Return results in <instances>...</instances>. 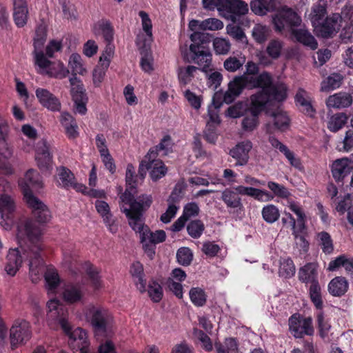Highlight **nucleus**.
<instances>
[{"label":"nucleus","mask_w":353,"mask_h":353,"mask_svg":"<svg viewBox=\"0 0 353 353\" xmlns=\"http://www.w3.org/2000/svg\"><path fill=\"white\" fill-rule=\"evenodd\" d=\"M152 203V196L145 195L139 201L134 202L131 209L121 206V211L125 214L131 228L139 234L143 249L151 259L155 254V245L165 241L166 238L164 230H159L152 232L144 223L143 214L150 208Z\"/></svg>","instance_id":"obj_1"},{"label":"nucleus","mask_w":353,"mask_h":353,"mask_svg":"<svg viewBox=\"0 0 353 353\" xmlns=\"http://www.w3.org/2000/svg\"><path fill=\"white\" fill-rule=\"evenodd\" d=\"M42 228L32 219L21 221L17 226V239L23 254L29 260V274L32 283H37L43 269L41 256Z\"/></svg>","instance_id":"obj_2"},{"label":"nucleus","mask_w":353,"mask_h":353,"mask_svg":"<svg viewBox=\"0 0 353 353\" xmlns=\"http://www.w3.org/2000/svg\"><path fill=\"white\" fill-rule=\"evenodd\" d=\"M258 65L252 61H248L245 65V72L242 76L252 78L255 89L261 88L259 92H264L272 99L278 102H282L287 98L288 88L283 83H273V78L270 73L264 71L259 74Z\"/></svg>","instance_id":"obj_3"},{"label":"nucleus","mask_w":353,"mask_h":353,"mask_svg":"<svg viewBox=\"0 0 353 353\" xmlns=\"http://www.w3.org/2000/svg\"><path fill=\"white\" fill-rule=\"evenodd\" d=\"M250 115L245 116L242 120V128L245 131L254 130L259 124V115L264 110L267 103L272 100L264 92H257L250 97Z\"/></svg>","instance_id":"obj_4"},{"label":"nucleus","mask_w":353,"mask_h":353,"mask_svg":"<svg viewBox=\"0 0 353 353\" xmlns=\"http://www.w3.org/2000/svg\"><path fill=\"white\" fill-rule=\"evenodd\" d=\"M87 319L90 322L95 335L108 336L110 332L112 316L104 308L90 305L85 313Z\"/></svg>","instance_id":"obj_5"},{"label":"nucleus","mask_w":353,"mask_h":353,"mask_svg":"<svg viewBox=\"0 0 353 353\" xmlns=\"http://www.w3.org/2000/svg\"><path fill=\"white\" fill-rule=\"evenodd\" d=\"M301 17L292 8L288 6H283L278 9L277 13L272 17V23L274 30L281 32L285 29L295 30L301 23Z\"/></svg>","instance_id":"obj_6"},{"label":"nucleus","mask_w":353,"mask_h":353,"mask_svg":"<svg viewBox=\"0 0 353 353\" xmlns=\"http://www.w3.org/2000/svg\"><path fill=\"white\" fill-rule=\"evenodd\" d=\"M219 14L228 20L236 22L240 17L248 12V5L242 0H225L216 6Z\"/></svg>","instance_id":"obj_7"},{"label":"nucleus","mask_w":353,"mask_h":353,"mask_svg":"<svg viewBox=\"0 0 353 353\" xmlns=\"http://www.w3.org/2000/svg\"><path fill=\"white\" fill-rule=\"evenodd\" d=\"M134 168L132 164L127 165L126 173H125V181H126V189L121 196L120 200L121 203L120 207L123 205L127 209H131L132 205L134 202L139 201V199L146 194H141L139 196L134 197V194H137V175H135Z\"/></svg>","instance_id":"obj_8"},{"label":"nucleus","mask_w":353,"mask_h":353,"mask_svg":"<svg viewBox=\"0 0 353 353\" xmlns=\"http://www.w3.org/2000/svg\"><path fill=\"white\" fill-rule=\"evenodd\" d=\"M59 324L65 333L69 336L70 344L77 347L80 353H88L89 341L85 331L81 327H77L72 331L71 325L66 319H61Z\"/></svg>","instance_id":"obj_9"},{"label":"nucleus","mask_w":353,"mask_h":353,"mask_svg":"<svg viewBox=\"0 0 353 353\" xmlns=\"http://www.w3.org/2000/svg\"><path fill=\"white\" fill-rule=\"evenodd\" d=\"M288 324L290 332L295 338L301 339L304 335L312 336L314 333L312 319L310 316L304 318L294 314L290 317Z\"/></svg>","instance_id":"obj_10"},{"label":"nucleus","mask_w":353,"mask_h":353,"mask_svg":"<svg viewBox=\"0 0 353 353\" xmlns=\"http://www.w3.org/2000/svg\"><path fill=\"white\" fill-rule=\"evenodd\" d=\"M254 81L252 78L245 76L235 77L233 80L228 83V90L223 95V101L227 104H230L241 94L243 89H255L252 86L254 85Z\"/></svg>","instance_id":"obj_11"},{"label":"nucleus","mask_w":353,"mask_h":353,"mask_svg":"<svg viewBox=\"0 0 353 353\" xmlns=\"http://www.w3.org/2000/svg\"><path fill=\"white\" fill-rule=\"evenodd\" d=\"M30 325L26 320L19 319L10 330V340L12 349L28 341L31 337Z\"/></svg>","instance_id":"obj_12"},{"label":"nucleus","mask_w":353,"mask_h":353,"mask_svg":"<svg viewBox=\"0 0 353 353\" xmlns=\"http://www.w3.org/2000/svg\"><path fill=\"white\" fill-rule=\"evenodd\" d=\"M25 201L37 222L46 223L50 220L51 212L49 208L38 197L34 194H28Z\"/></svg>","instance_id":"obj_13"},{"label":"nucleus","mask_w":353,"mask_h":353,"mask_svg":"<svg viewBox=\"0 0 353 353\" xmlns=\"http://www.w3.org/2000/svg\"><path fill=\"white\" fill-rule=\"evenodd\" d=\"M24 199H28V194H33L31 188L39 189L43 187L42 178L39 172L34 169H29L24 177L19 181Z\"/></svg>","instance_id":"obj_14"},{"label":"nucleus","mask_w":353,"mask_h":353,"mask_svg":"<svg viewBox=\"0 0 353 353\" xmlns=\"http://www.w3.org/2000/svg\"><path fill=\"white\" fill-rule=\"evenodd\" d=\"M35 160L37 166L42 172L48 171L52 167V156L50 152V145L44 139L37 143Z\"/></svg>","instance_id":"obj_15"},{"label":"nucleus","mask_w":353,"mask_h":353,"mask_svg":"<svg viewBox=\"0 0 353 353\" xmlns=\"http://www.w3.org/2000/svg\"><path fill=\"white\" fill-rule=\"evenodd\" d=\"M192 61L198 65L199 70L208 73L212 65V55L209 48H199L194 45L190 46Z\"/></svg>","instance_id":"obj_16"},{"label":"nucleus","mask_w":353,"mask_h":353,"mask_svg":"<svg viewBox=\"0 0 353 353\" xmlns=\"http://www.w3.org/2000/svg\"><path fill=\"white\" fill-rule=\"evenodd\" d=\"M340 19L341 16L339 14H333L331 17H327L323 23L320 22L314 27L318 36L329 38L336 34L341 27L339 23Z\"/></svg>","instance_id":"obj_17"},{"label":"nucleus","mask_w":353,"mask_h":353,"mask_svg":"<svg viewBox=\"0 0 353 353\" xmlns=\"http://www.w3.org/2000/svg\"><path fill=\"white\" fill-rule=\"evenodd\" d=\"M252 148V142L247 140L239 143L230 150V155L236 161V165L243 166L248 163Z\"/></svg>","instance_id":"obj_18"},{"label":"nucleus","mask_w":353,"mask_h":353,"mask_svg":"<svg viewBox=\"0 0 353 353\" xmlns=\"http://www.w3.org/2000/svg\"><path fill=\"white\" fill-rule=\"evenodd\" d=\"M35 94L39 103L44 108L52 112L60 111L61 104L59 99L49 90L44 88H37Z\"/></svg>","instance_id":"obj_19"},{"label":"nucleus","mask_w":353,"mask_h":353,"mask_svg":"<svg viewBox=\"0 0 353 353\" xmlns=\"http://www.w3.org/2000/svg\"><path fill=\"white\" fill-rule=\"evenodd\" d=\"M13 1V19L17 27H23L28 21V8L26 0Z\"/></svg>","instance_id":"obj_20"},{"label":"nucleus","mask_w":353,"mask_h":353,"mask_svg":"<svg viewBox=\"0 0 353 353\" xmlns=\"http://www.w3.org/2000/svg\"><path fill=\"white\" fill-rule=\"evenodd\" d=\"M351 163L347 158L337 159L332 163V174L337 182H342L343 179L352 171Z\"/></svg>","instance_id":"obj_21"},{"label":"nucleus","mask_w":353,"mask_h":353,"mask_svg":"<svg viewBox=\"0 0 353 353\" xmlns=\"http://www.w3.org/2000/svg\"><path fill=\"white\" fill-rule=\"evenodd\" d=\"M221 200L229 209L238 211L243 210V204L240 196L232 188H226L221 192Z\"/></svg>","instance_id":"obj_22"},{"label":"nucleus","mask_w":353,"mask_h":353,"mask_svg":"<svg viewBox=\"0 0 353 353\" xmlns=\"http://www.w3.org/2000/svg\"><path fill=\"white\" fill-rule=\"evenodd\" d=\"M278 0H252L250 3L252 11L258 15H264L268 12L278 10Z\"/></svg>","instance_id":"obj_23"},{"label":"nucleus","mask_w":353,"mask_h":353,"mask_svg":"<svg viewBox=\"0 0 353 353\" xmlns=\"http://www.w3.org/2000/svg\"><path fill=\"white\" fill-rule=\"evenodd\" d=\"M22 263V259L18 249H10L7 254V262L5 271L7 274L14 276L19 270Z\"/></svg>","instance_id":"obj_24"},{"label":"nucleus","mask_w":353,"mask_h":353,"mask_svg":"<svg viewBox=\"0 0 353 353\" xmlns=\"http://www.w3.org/2000/svg\"><path fill=\"white\" fill-rule=\"evenodd\" d=\"M317 274V264L315 263H308L300 268L299 279L303 283H310L312 285L319 283Z\"/></svg>","instance_id":"obj_25"},{"label":"nucleus","mask_w":353,"mask_h":353,"mask_svg":"<svg viewBox=\"0 0 353 353\" xmlns=\"http://www.w3.org/2000/svg\"><path fill=\"white\" fill-rule=\"evenodd\" d=\"M63 299L69 303H75L82 300L83 292L79 284L66 285L63 291Z\"/></svg>","instance_id":"obj_26"},{"label":"nucleus","mask_w":353,"mask_h":353,"mask_svg":"<svg viewBox=\"0 0 353 353\" xmlns=\"http://www.w3.org/2000/svg\"><path fill=\"white\" fill-rule=\"evenodd\" d=\"M352 103V96L346 92H339L330 96L326 101L329 108H343L349 107Z\"/></svg>","instance_id":"obj_27"},{"label":"nucleus","mask_w":353,"mask_h":353,"mask_svg":"<svg viewBox=\"0 0 353 353\" xmlns=\"http://www.w3.org/2000/svg\"><path fill=\"white\" fill-rule=\"evenodd\" d=\"M349 283L343 276H336L328 284V291L334 296H341L348 290Z\"/></svg>","instance_id":"obj_28"},{"label":"nucleus","mask_w":353,"mask_h":353,"mask_svg":"<svg viewBox=\"0 0 353 353\" xmlns=\"http://www.w3.org/2000/svg\"><path fill=\"white\" fill-rule=\"evenodd\" d=\"M60 122L69 139H75L79 135L78 125L74 117L68 112H62Z\"/></svg>","instance_id":"obj_29"},{"label":"nucleus","mask_w":353,"mask_h":353,"mask_svg":"<svg viewBox=\"0 0 353 353\" xmlns=\"http://www.w3.org/2000/svg\"><path fill=\"white\" fill-rule=\"evenodd\" d=\"M292 35L296 40L303 45L315 50L318 47V43L314 36L306 29L300 28L292 30Z\"/></svg>","instance_id":"obj_30"},{"label":"nucleus","mask_w":353,"mask_h":353,"mask_svg":"<svg viewBox=\"0 0 353 353\" xmlns=\"http://www.w3.org/2000/svg\"><path fill=\"white\" fill-rule=\"evenodd\" d=\"M145 158L150 161V176L153 181H158L166 174L168 169L161 159L157 157L150 158L148 155Z\"/></svg>","instance_id":"obj_31"},{"label":"nucleus","mask_w":353,"mask_h":353,"mask_svg":"<svg viewBox=\"0 0 353 353\" xmlns=\"http://www.w3.org/2000/svg\"><path fill=\"white\" fill-rule=\"evenodd\" d=\"M269 142L273 148L278 149L285 155L292 166L297 168H300L301 162L299 159L294 157V154L285 145L272 136L269 137Z\"/></svg>","instance_id":"obj_32"},{"label":"nucleus","mask_w":353,"mask_h":353,"mask_svg":"<svg viewBox=\"0 0 353 353\" xmlns=\"http://www.w3.org/2000/svg\"><path fill=\"white\" fill-rule=\"evenodd\" d=\"M93 32L95 35L102 34L106 42H112L114 29L110 21L102 19L94 25Z\"/></svg>","instance_id":"obj_33"},{"label":"nucleus","mask_w":353,"mask_h":353,"mask_svg":"<svg viewBox=\"0 0 353 353\" xmlns=\"http://www.w3.org/2000/svg\"><path fill=\"white\" fill-rule=\"evenodd\" d=\"M130 273L140 292H145L146 280L144 279L143 265L139 262L133 263L130 268Z\"/></svg>","instance_id":"obj_34"},{"label":"nucleus","mask_w":353,"mask_h":353,"mask_svg":"<svg viewBox=\"0 0 353 353\" xmlns=\"http://www.w3.org/2000/svg\"><path fill=\"white\" fill-rule=\"evenodd\" d=\"M306 92L303 89H299L295 96V101L297 105L301 107V111L307 116L313 117L315 110L311 104V101L305 97Z\"/></svg>","instance_id":"obj_35"},{"label":"nucleus","mask_w":353,"mask_h":353,"mask_svg":"<svg viewBox=\"0 0 353 353\" xmlns=\"http://www.w3.org/2000/svg\"><path fill=\"white\" fill-rule=\"evenodd\" d=\"M172 139L168 134L164 136L160 143L155 147L151 148L147 154L150 158L157 157L159 152H162V155L166 156L172 148Z\"/></svg>","instance_id":"obj_36"},{"label":"nucleus","mask_w":353,"mask_h":353,"mask_svg":"<svg viewBox=\"0 0 353 353\" xmlns=\"http://www.w3.org/2000/svg\"><path fill=\"white\" fill-rule=\"evenodd\" d=\"M95 208L97 212L102 216L104 223L112 230L114 220L110 213L109 205L103 201L97 200L95 202Z\"/></svg>","instance_id":"obj_37"},{"label":"nucleus","mask_w":353,"mask_h":353,"mask_svg":"<svg viewBox=\"0 0 353 353\" xmlns=\"http://www.w3.org/2000/svg\"><path fill=\"white\" fill-rule=\"evenodd\" d=\"M69 81L71 86L70 93L72 100H81L84 97H87L83 85L79 78L72 77Z\"/></svg>","instance_id":"obj_38"},{"label":"nucleus","mask_w":353,"mask_h":353,"mask_svg":"<svg viewBox=\"0 0 353 353\" xmlns=\"http://www.w3.org/2000/svg\"><path fill=\"white\" fill-rule=\"evenodd\" d=\"M69 81L71 86L70 93L72 100H81L84 97H87L83 85L79 78L72 77Z\"/></svg>","instance_id":"obj_39"},{"label":"nucleus","mask_w":353,"mask_h":353,"mask_svg":"<svg viewBox=\"0 0 353 353\" xmlns=\"http://www.w3.org/2000/svg\"><path fill=\"white\" fill-rule=\"evenodd\" d=\"M41 73L45 74L50 77L62 79L69 74L70 71L64 66L63 63L59 62L57 64L50 66L48 70L41 72Z\"/></svg>","instance_id":"obj_40"},{"label":"nucleus","mask_w":353,"mask_h":353,"mask_svg":"<svg viewBox=\"0 0 353 353\" xmlns=\"http://www.w3.org/2000/svg\"><path fill=\"white\" fill-rule=\"evenodd\" d=\"M347 119V116L343 112L334 114L328 121L327 128L331 132H336L346 124Z\"/></svg>","instance_id":"obj_41"},{"label":"nucleus","mask_w":353,"mask_h":353,"mask_svg":"<svg viewBox=\"0 0 353 353\" xmlns=\"http://www.w3.org/2000/svg\"><path fill=\"white\" fill-rule=\"evenodd\" d=\"M214 347L217 353H238V343L234 338L226 339L224 343L216 342Z\"/></svg>","instance_id":"obj_42"},{"label":"nucleus","mask_w":353,"mask_h":353,"mask_svg":"<svg viewBox=\"0 0 353 353\" xmlns=\"http://www.w3.org/2000/svg\"><path fill=\"white\" fill-rule=\"evenodd\" d=\"M69 66L72 71V77H77V74L84 75L86 70L83 67L81 57L77 53H73L70 57Z\"/></svg>","instance_id":"obj_43"},{"label":"nucleus","mask_w":353,"mask_h":353,"mask_svg":"<svg viewBox=\"0 0 353 353\" xmlns=\"http://www.w3.org/2000/svg\"><path fill=\"white\" fill-rule=\"evenodd\" d=\"M47 38V28L45 25L37 26L34 38V51L41 50Z\"/></svg>","instance_id":"obj_44"},{"label":"nucleus","mask_w":353,"mask_h":353,"mask_svg":"<svg viewBox=\"0 0 353 353\" xmlns=\"http://www.w3.org/2000/svg\"><path fill=\"white\" fill-rule=\"evenodd\" d=\"M309 294L311 301L318 310L323 307V301L321 296V289L319 283L310 285Z\"/></svg>","instance_id":"obj_45"},{"label":"nucleus","mask_w":353,"mask_h":353,"mask_svg":"<svg viewBox=\"0 0 353 353\" xmlns=\"http://www.w3.org/2000/svg\"><path fill=\"white\" fill-rule=\"evenodd\" d=\"M261 214L263 219L268 223H274L280 216L279 209L272 204L264 206L262 209Z\"/></svg>","instance_id":"obj_46"},{"label":"nucleus","mask_w":353,"mask_h":353,"mask_svg":"<svg viewBox=\"0 0 353 353\" xmlns=\"http://www.w3.org/2000/svg\"><path fill=\"white\" fill-rule=\"evenodd\" d=\"M205 230V225L199 219L191 221L187 225V232L193 239L199 238Z\"/></svg>","instance_id":"obj_47"},{"label":"nucleus","mask_w":353,"mask_h":353,"mask_svg":"<svg viewBox=\"0 0 353 353\" xmlns=\"http://www.w3.org/2000/svg\"><path fill=\"white\" fill-rule=\"evenodd\" d=\"M319 245L323 252L330 254L334 250L333 242L331 236L327 232H321L318 234Z\"/></svg>","instance_id":"obj_48"},{"label":"nucleus","mask_w":353,"mask_h":353,"mask_svg":"<svg viewBox=\"0 0 353 353\" xmlns=\"http://www.w3.org/2000/svg\"><path fill=\"white\" fill-rule=\"evenodd\" d=\"M57 175L61 181V185L65 188H70L74 176L72 172L67 168L61 166L57 168Z\"/></svg>","instance_id":"obj_49"},{"label":"nucleus","mask_w":353,"mask_h":353,"mask_svg":"<svg viewBox=\"0 0 353 353\" xmlns=\"http://www.w3.org/2000/svg\"><path fill=\"white\" fill-rule=\"evenodd\" d=\"M190 298L191 301L197 307H201L206 303V294L203 290L200 288H192L190 289Z\"/></svg>","instance_id":"obj_50"},{"label":"nucleus","mask_w":353,"mask_h":353,"mask_svg":"<svg viewBox=\"0 0 353 353\" xmlns=\"http://www.w3.org/2000/svg\"><path fill=\"white\" fill-rule=\"evenodd\" d=\"M177 262L183 266H188L193 260V254L191 250L186 247H182L176 252Z\"/></svg>","instance_id":"obj_51"},{"label":"nucleus","mask_w":353,"mask_h":353,"mask_svg":"<svg viewBox=\"0 0 353 353\" xmlns=\"http://www.w3.org/2000/svg\"><path fill=\"white\" fill-rule=\"evenodd\" d=\"M326 14L327 10L325 6L321 4L314 5L310 14V20L313 26L315 27L319 24Z\"/></svg>","instance_id":"obj_52"},{"label":"nucleus","mask_w":353,"mask_h":353,"mask_svg":"<svg viewBox=\"0 0 353 353\" xmlns=\"http://www.w3.org/2000/svg\"><path fill=\"white\" fill-rule=\"evenodd\" d=\"M283 47V43L279 39L271 40L266 48V52L268 55L274 59H278Z\"/></svg>","instance_id":"obj_53"},{"label":"nucleus","mask_w":353,"mask_h":353,"mask_svg":"<svg viewBox=\"0 0 353 353\" xmlns=\"http://www.w3.org/2000/svg\"><path fill=\"white\" fill-rule=\"evenodd\" d=\"M274 127L280 130H285L289 125V118L285 112H272Z\"/></svg>","instance_id":"obj_54"},{"label":"nucleus","mask_w":353,"mask_h":353,"mask_svg":"<svg viewBox=\"0 0 353 353\" xmlns=\"http://www.w3.org/2000/svg\"><path fill=\"white\" fill-rule=\"evenodd\" d=\"M44 277L49 290H53L58 287L60 280L57 272L54 268H48Z\"/></svg>","instance_id":"obj_55"},{"label":"nucleus","mask_w":353,"mask_h":353,"mask_svg":"<svg viewBox=\"0 0 353 353\" xmlns=\"http://www.w3.org/2000/svg\"><path fill=\"white\" fill-rule=\"evenodd\" d=\"M197 70H199V68L194 65L180 68L178 72L179 79L184 84H187L190 82Z\"/></svg>","instance_id":"obj_56"},{"label":"nucleus","mask_w":353,"mask_h":353,"mask_svg":"<svg viewBox=\"0 0 353 353\" xmlns=\"http://www.w3.org/2000/svg\"><path fill=\"white\" fill-rule=\"evenodd\" d=\"M109 65L107 61L104 63H100L94 68L92 73L93 83L96 87H99L103 81L105 72Z\"/></svg>","instance_id":"obj_57"},{"label":"nucleus","mask_w":353,"mask_h":353,"mask_svg":"<svg viewBox=\"0 0 353 353\" xmlns=\"http://www.w3.org/2000/svg\"><path fill=\"white\" fill-rule=\"evenodd\" d=\"M47 307L48 309L49 316L51 318L57 319L59 321L61 319H65V317L61 316L63 314V306L60 305L59 301L56 299H52L49 301L47 303Z\"/></svg>","instance_id":"obj_58"},{"label":"nucleus","mask_w":353,"mask_h":353,"mask_svg":"<svg viewBox=\"0 0 353 353\" xmlns=\"http://www.w3.org/2000/svg\"><path fill=\"white\" fill-rule=\"evenodd\" d=\"M247 111H249V107L247 103L243 101H239L234 105L228 108V114L232 118H237L243 116Z\"/></svg>","instance_id":"obj_59"},{"label":"nucleus","mask_w":353,"mask_h":353,"mask_svg":"<svg viewBox=\"0 0 353 353\" xmlns=\"http://www.w3.org/2000/svg\"><path fill=\"white\" fill-rule=\"evenodd\" d=\"M223 28L222 21L216 18H208L201 22V30H219Z\"/></svg>","instance_id":"obj_60"},{"label":"nucleus","mask_w":353,"mask_h":353,"mask_svg":"<svg viewBox=\"0 0 353 353\" xmlns=\"http://www.w3.org/2000/svg\"><path fill=\"white\" fill-rule=\"evenodd\" d=\"M207 78V85L209 88H212L213 90L217 89L221 85L223 79L222 74L217 71H212L210 68L208 70V73H205Z\"/></svg>","instance_id":"obj_61"},{"label":"nucleus","mask_w":353,"mask_h":353,"mask_svg":"<svg viewBox=\"0 0 353 353\" xmlns=\"http://www.w3.org/2000/svg\"><path fill=\"white\" fill-rule=\"evenodd\" d=\"M213 47L216 54H226L230 50L231 44L228 40L217 37L213 41Z\"/></svg>","instance_id":"obj_62"},{"label":"nucleus","mask_w":353,"mask_h":353,"mask_svg":"<svg viewBox=\"0 0 353 353\" xmlns=\"http://www.w3.org/2000/svg\"><path fill=\"white\" fill-rule=\"evenodd\" d=\"M295 273V266L292 259H285L281 261L279 274L285 277H290Z\"/></svg>","instance_id":"obj_63"},{"label":"nucleus","mask_w":353,"mask_h":353,"mask_svg":"<svg viewBox=\"0 0 353 353\" xmlns=\"http://www.w3.org/2000/svg\"><path fill=\"white\" fill-rule=\"evenodd\" d=\"M148 295L155 302H159L163 297V290L161 286L156 281L150 283L148 285Z\"/></svg>","instance_id":"obj_64"}]
</instances>
